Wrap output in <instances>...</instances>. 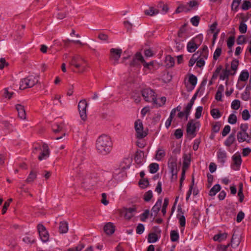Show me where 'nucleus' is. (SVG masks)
I'll return each mask as SVG.
<instances>
[{
	"label": "nucleus",
	"mask_w": 251,
	"mask_h": 251,
	"mask_svg": "<svg viewBox=\"0 0 251 251\" xmlns=\"http://www.w3.org/2000/svg\"><path fill=\"white\" fill-rule=\"evenodd\" d=\"M96 147L99 153L102 155L108 154L112 148V142L110 137L104 134L100 135L97 140Z\"/></svg>",
	"instance_id": "1"
},
{
	"label": "nucleus",
	"mask_w": 251,
	"mask_h": 251,
	"mask_svg": "<svg viewBox=\"0 0 251 251\" xmlns=\"http://www.w3.org/2000/svg\"><path fill=\"white\" fill-rule=\"evenodd\" d=\"M39 76L29 75L22 79L20 84V89L24 90L27 88H31L38 82Z\"/></svg>",
	"instance_id": "2"
},
{
	"label": "nucleus",
	"mask_w": 251,
	"mask_h": 251,
	"mask_svg": "<svg viewBox=\"0 0 251 251\" xmlns=\"http://www.w3.org/2000/svg\"><path fill=\"white\" fill-rule=\"evenodd\" d=\"M70 64L78 69V72L81 73L85 71L87 66L86 61L79 55L73 56Z\"/></svg>",
	"instance_id": "3"
},
{
	"label": "nucleus",
	"mask_w": 251,
	"mask_h": 251,
	"mask_svg": "<svg viewBox=\"0 0 251 251\" xmlns=\"http://www.w3.org/2000/svg\"><path fill=\"white\" fill-rule=\"evenodd\" d=\"M142 96L146 101L153 102V104H157V99L155 92L150 88H146L141 91Z\"/></svg>",
	"instance_id": "4"
},
{
	"label": "nucleus",
	"mask_w": 251,
	"mask_h": 251,
	"mask_svg": "<svg viewBox=\"0 0 251 251\" xmlns=\"http://www.w3.org/2000/svg\"><path fill=\"white\" fill-rule=\"evenodd\" d=\"M168 166L173 176H175V179H177V159L176 157L171 156L168 160Z\"/></svg>",
	"instance_id": "5"
},
{
	"label": "nucleus",
	"mask_w": 251,
	"mask_h": 251,
	"mask_svg": "<svg viewBox=\"0 0 251 251\" xmlns=\"http://www.w3.org/2000/svg\"><path fill=\"white\" fill-rule=\"evenodd\" d=\"M134 125L137 138L143 139L147 135V133L143 130V126L141 121L138 120L135 122Z\"/></svg>",
	"instance_id": "6"
},
{
	"label": "nucleus",
	"mask_w": 251,
	"mask_h": 251,
	"mask_svg": "<svg viewBox=\"0 0 251 251\" xmlns=\"http://www.w3.org/2000/svg\"><path fill=\"white\" fill-rule=\"evenodd\" d=\"M232 163L231 168L235 171L239 170L242 160L241 155L239 152H236L232 156Z\"/></svg>",
	"instance_id": "7"
},
{
	"label": "nucleus",
	"mask_w": 251,
	"mask_h": 251,
	"mask_svg": "<svg viewBox=\"0 0 251 251\" xmlns=\"http://www.w3.org/2000/svg\"><path fill=\"white\" fill-rule=\"evenodd\" d=\"M87 105L88 104L85 100H80L78 104L80 116L83 121H85L87 118L86 109Z\"/></svg>",
	"instance_id": "8"
},
{
	"label": "nucleus",
	"mask_w": 251,
	"mask_h": 251,
	"mask_svg": "<svg viewBox=\"0 0 251 251\" xmlns=\"http://www.w3.org/2000/svg\"><path fill=\"white\" fill-rule=\"evenodd\" d=\"M37 229L41 240L44 243L48 241L49 234L46 227L42 224H38L37 226Z\"/></svg>",
	"instance_id": "9"
},
{
	"label": "nucleus",
	"mask_w": 251,
	"mask_h": 251,
	"mask_svg": "<svg viewBox=\"0 0 251 251\" xmlns=\"http://www.w3.org/2000/svg\"><path fill=\"white\" fill-rule=\"evenodd\" d=\"M199 122H197L194 123L193 120H190L187 125L186 131L189 134L193 135L194 137L196 136L195 132L197 128L200 126Z\"/></svg>",
	"instance_id": "10"
},
{
	"label": "nucleus",
	"mask_w": 251,
	"mask_h": 251,
	"mask_svg": "<svg viewBox=\"0 0 251 251\" xmlns=\"http://www.w3.org/2000/svg\"><path fill=\"white\" fill-rule=\"evenodd\" d=\"M122 50L112 48L110 50V59L117 62L121 57Z\"/></svg>",
	"instance_id": "11"
},
{
	"label": "nucleus",
	"mask_w": 251,
	"mask_h": 251,
	"mask_svg": "<svg viewBox=\"0 0 251 251\" xmlns=\"http://www.w3.org/2000/svg\"><path fill=\"white\" fill-rule=\"evenodd\" d=\"M40 153V154L38 157V158L40 161L45 159L49 156L50 151L47 144H44L43 145L42 150Z\"/></svg>",
	"instance_id": "12"
},
{
	"label": "nucleus",
	"mask_w": 251,
	"mask_h": 251,
	"mask_svg": "<svg viewBox=\"0 0 251 251\" xmlns=\"http://www.w3.org/2000/svg\"><path fill=\"white\" fill-rule=\"evenodd\" d=\"M227 156V153L225 151L220 149L217 151V159L218 162L220 163L222 165H224L226 161Z\"/></svg>",
	"instance_id": "13"
},
{
	"label": "nucleus",
	"mask_w": 251,
	"mask_h": 251,
	"mask_svg": "<svg viewBox=\"0 0 251 251\" xmlns=\"http://www.w3.org/2000/svg\"><path fill=\"white\" fill-rule=\"evenodd\" d=\"M162 198H159L157 200L156 202L155 205L152 207L151 209V216L153 215V213L154 214V216H155L158 214V212L160 210V208L162 205Z\"/></svg>",
	"instance_id": "14"
},
{
	"label": "nucleus",
	"mask_w": 251,
	"mask_h": 251,
	"mask_svg": "<svg viewBox=\"0 0 251 251\" xmlns=\"http://www.w3.org/2000/svg\"><path fill=\"white\" fill-rule=\"evenodd\" d=\"M136 207L133 206L132 207L126 208L125 210L124 216L126 219L129 220L134 215V213L136 211Z\"/></svg>",
	"instance_id": "15"
},
{
	"label": "nucleus",
	"mask_w": 251,
	"mask_h": 251,
	"mask_svg": "<svg viewBox=\"0 0 251 251\" xmlns=\"http://www.w3.org/2000/svg\"><path fill=\"white\" fill-rule=\"evenodd\" d=\"M16 109L18 112V117L22 120L26 118V113L24 106L20 104L16 105Z\"/></svg>",
	"instance_id": "16"
},
{
	"label": "nucleus",
	"mask_w": 251,
	"mask_h": 251,
	"mask_svg": "<svg viewBox=\"0 0 251 251\" xmlns=\"http://www.w3.org/2000/svg\"><path fill=\"white\" fill-rule=\"evenodd\" d=\"M138 61H140L141 63H142V62H144V57L142 54L139 52L136 53L134 57L130 63V66H135L137 65L138 64Z\"/></svg>",
	"instance_id": "17"
},
{
	"label": "nucleus",
	"mask_w": 251,
	"mask_h": 251,
	"mask_svg": "<svg viewBox=\"0 0 251 251\" xmlns=\"http://www.w3.org/2000/svg\"><path fill=\"white\" fill-rule=\"evenodd\" d=\"M250 136L247 132L239 131L237 133V138L239 142H243L247 141L248 143L250 142V140H247V138H249Z\"/></svg>",
	"instance_id": "18"
},
{
	"label": "nucleus",
	"mask_w": 251,
	"mask_h": 251,
	"mask_svg": "<svg viewBox=\"0 0 251 251\" xmlns=\"http://www.w3.org/2000/svg\"><path fill=\"white\" fill-rule=\"evenodd\" d=\"M199 45L195 42L194 40H191L187 44V49L189 52H194L199 48Z\"/></svg>",
	"instance_id": "19"
},
{
	"label": "nucleus",
	"mask_w": 251,
	"mask_h": 251,
	"mask_svg": "<svg viewBox=\"0 0 251 251\" xmlns=\"http://www.w3.org/2000/svg\"><path fill=\"white\" fill-rule=\"evenodd\" d=\"M103 230L106 234L111 235L115 231V226L112 223H108L104 226Z\"/></svg>",
	"instance_id": "20"
},
{
	"label": "nucleus",
	"mask_w": 251,
	"mask_h": 251,
	"mask_svg": "<svg viewBox=\"0 0 251 251\" xmlns=\"http://www.w3.org/2000/svg\"><path fill=\"white\" fill-rule=\"evenodd\" d=\"M159 13V10L152 6L150 7L148 9H146L144 11V14L146 15L150 16H153L158 14Z\"/></svg>",
	"instance_id": "21"
},
{
	"label": "nucleus",
	"mask_w": 251,
	"mask_h": 251,
	"mask_svg": "<svg viewBox=\"0 0 251 251\" xmlns=\"http://www.w3.org/2000/svg\"><path fill=\"white\" fill-rule=\"evenodd\" d=\"M235 133H231L224 142L226 146L229 147L235 141Z\"/></svg>",
	"instance_id": "22"
},
{
	"label": "nucleus",
	"mask_w": 251,
	"mask_h": 251,
	"mask_svg": "<svg viewBox=\"0 0 251 251\" xmlns=\"http://www.w3.org/2000/svg\"><path fill=\"white\" fill-rule=\"evenodd\" d=\"M59 231L61 233H65L68 231V225L66 222H61L59 226Z\"/></svg>",
	"instance_id": "23"
},
{
	"label": "nucleus",
	"mask_w": 251,
	"mask_h": 251,
	"mask_svg": "<svg viewBox=\"0 0 251 251\" xmlns=\"http://www.w3.org/2000/svg\"><path fill=\"white\" fill-rule=\"evenodd\" d=\"M221 186L219 184L214 185L209 192V195L210 196H214L217 193L221 190Z\"/></svg>",
	"instance_id": "24"
},
{
	"label": "nucleus",
	"mask_w": 251,
	"mask_h": 251,
	"mask_svg": "<svg viewBox=\"0 0 251 251\" xmlns=\"http://www.w3.org/2000/svg\"><path fill=\"white\" fill-rule=\"evenodd\" d=\"M165 63L167 67H172L175 64V59L170 55H168L165 58Z\"/></svg>",
	"instance_id": "25"
},
{
	"label": "nucleus",
	"mask_w": 251,
	"mask_h": 251,
	"mask_svg": "<svg viewBox=\"0 0 251 251\" xmlns=\"http://www.w3.org/2000/svg\"><path fill=\"white\" fill-rule=\"evenodd\" d=\"M240 242V241L239 238L233 234L232 237L231 242L229 244L232 248H235L239 246Z\"/></svg>",
	"instance_id": "26"
},
{
	"label": "nucleus",
	"mask_w": 251,
	"mask_h": 251,
	"mask_svg": "<svg viewBox=\"0 0 251 251\" xmlns=\"http://www.w3.org/2000/svg\"><path fill=\"white\" fill-rule=\"evenodd\" d=\"M36 177H37L36 173L35 171H34L33 170H32L30 172L25 181L27 183H30L32 182H33L36 178Z\"/></svg>",
	"instance_id": "27"
},
{
	"label": "nucleus",
	"mask_w": 251,
	"mask_h": 251,
	"mask_svg": "<svg viewBox=\"0 0 251 251\" xmlns=\"http://www.w3.org/2000/svg\"><path fill=\"white\" fill-rule=\"evenodd\" d=\"M143 153L142 151L140 152H137L134 156V160L138 164H142L143 160Z\"/></svg>",
	"instance_id": "28"
},
{
	"label": "nucleus",
	"mask_w": 251,
	"mask_h": 251,
	"mask_svg": "<svg viewBox=\"0 0 251 251\" xmlns=\"http://www.w3.org/2000/svg\"><path fill=\"white\" fill-rule=\"evenodd\" d=\"M226 233H219L214 235L213 237V240L216 241L221 242L222 241L226 239Z\"/></svg>",
	"instance_id": "29"
},
{
	"label": "nucleus",
	"mask_w": 251,
	"mask_h": 251,
	"mask_svg": "<svg viewBox=\"0 0 251 251\" xmlns=\"http://www.w3.org/2000/svg\"><path fill=\"white\" fill-rule=\"evenodd\" d=\"M249 76V72L246 70H243L241 72L239 75V80H241L242 81H246L247 80H248Z\"/></svg>",
	"instance_id": "30"
},
{
	"label": "nucleus",
	"mask_w": 251,
	"mask_h": 251,
	"mask_svg": "<svg viewBox=\"0 0 251 251\" xmlns=\"http://www.w3.org/2000/svg\"><path fill=\"white\" fill-rule=\"evenodd\" d=\"M165 151L162 149H158L156 153L155 159L158 161H160L165 156Z\"/></svg>",
	"instance_id": "31"
},
{
	"label": "nucleus",
	"mask_w": 251,
	"mask_h": 251,
	"mask_svg": "<svg viewBox=\"0 0 251 251\" xmlns=\"http://www.w3.org/2000/svg\"><path fill=\"white\" fill-rule=\"evenodd\" d=\"M210 114L214 119H218L222 116L219 110L217 108L211 109L210 111Z\"/></svg>",
	"instance_id": "32"
},
{
	"label": "nucleus",
	"mask_w": 251,
	"mask_h": 251,
	"mask_svg": "<svg viewBox=\"0 0 251 251\" xmlns=\"http://www.w3.org/2000/svg\"><path fill=\"white\" fill-rule=\"evenodd\" d=\"M230 75V71L227 69L223 70L222 73L220 74L219 77L221 80H225V79H228V76Z\"/></svg>",
	"instance_id": "33"
},
{
	"label": "nucleus",
	"mask_w": 251,
	"mask_h": 251,
	"mask_svg": "<svg viewBox=\"0 0 251 251\" xmlns=\"http://www.w3.org/2000/svg\"><path fill=\"white\" fill-rule=\"evenodd\" d=\"M190 11V9L188 7L187 5L180 4L176 10V13H179L182 11L187 12Z\"/></svg>",
	"instance_id": "34"
},
{
	"label": "nucleus",
	"mask_w": 251,
	"mask_h": 251,
	"mask_svg": "<svg viewBox=\"0 0 251 251\" xmlns=\"http://www.w3.org/2000/svg\"><path fill=\"white\" fill-rule=\"evenodd\" d=\"M171 240L172 242H176L179 239V234L176 230H172L170 233Z\"/></svg>",
	"instance_id": "35"
},
{
	"label": "nucleus",
	"mask_w": 251,
	"mask_h": 251,
	"mask_svg": "<svg viewBox=\"0 0 251 251\" xmlns=\"http://www.w3.org/2000/svg\"><path fill=\"white\" fill-rule=\"evenodd\" d=\"M189 82L191 83V84L193 86V87L189 90L192 91L194 87L196 86L197 83V78L194 75H191L189 77Z\"/></svg>",
	"instance_id": "36"
},
{
	"label": "nucleus",
	"mask_w": 251,
	"mask_h": 251,
	"mask_svg": "<svg viewBox=\"0 0 251 251\" xmlns=\"http://www.w3.org/2000/svg\"><path fill=\"white\" fill-rule=\"evenodd\" d=\"M150 172L151 174H154L157 172L159 169V165L156 163H151L149 166Z\"/></svg>",
	"instance_id": "37"
},
{
	"label": "nucleus",
	"mask_w": 251,
	"mask_h": 251,
	"mask_svg": "<svg viewBox=\"0 0 251 251\" xmlns=\"http://www.w3.org/2000/svg\"><path fill=\"white\" fill-rule=\"evenodd\" d=\"M158 240L157 235L155 233H151L148 235V241L149 243H154Z\"/></svg>",
	"instance_id": "38"
},
{
	"label": "nucleus",
	"mask_w": 251,
	"mask_h": 251,
	"mask_svg": "<svg viewBox=\"0 0 251 251\" xmlns=\"http://www.w3.org/2000/svg\"><path fill=\"white\" fill-rule=\"evenodd\" d=\"M195 53H197L198 55L196 56L198 57L199 58H201L203 59H206L208 57V52L205 51H201V50H199Z\"/></svg>",
	"instance_id": "39"
},
{
	"label": "nucleus",
	"mask_w": 251,
	"mask_h": 251,
	"mask_svg": "<svg viewBox=\"0 0 251 251\" xmlns=\"http://www.w3.org/2000/svg\"><path fill=\"white\" fill-rule=\"evenodd\" d=\"M89 172H82L80 173L79 175V176L82 177V179L84 180L83 183H89V182L90 181V176L89 175H87V174H89Z\"/></svg>",
	"instance_id": "40"
},
{
	"label": "nucleus",
	"mask_w": 251,
	"mask_h": 251,
	"mask_svg": "<svg viewBox=\"0 0 251 251\" xmlns=\"http://www.w3.org/2000/svg\"><path fill=\"white\" fill-rule=\"evenodd\" d=\"M193 105L191 104L190 103H188L187 106L185 107L184 109V112L185 113V120L187 121L189 116L190 113L191 109L192 108Z\"/></svg>",
	"instance_id": "41"
},
{
	"label": "nucleus",
	"mask_w": 251,
	"mask_h": 251,
	"mask_svg": "<svg viewBox=\"0 0 251 251\" xmlns=\"http://www.w3.org/2000/svg\"><path fill=\"white\" fill-rule=\"evenodd\" d=\"M152 197L153 195L151 190H149L145 193L143 199L145 201L148 202L151 201Z\"/></svg>",
	"instance_id": "42"
},
{
	"label": "nucleus",
	"mask_w": 251,
	"mask_h": 251,
	"mask_svg": "<svg viewBox=\"0 0 251 251\" xmlns=\"http://www.w3.org/2000/svg\"><path fill=\"white\" fill-rule=\"evenodd\" d=\"M184 160L183 162L182 169L188 168L190 163V158L187 156L186 154H184L183 156Z\"/></svg>",
	"instance_id": "43"
},
{
	"label": "nucleus",
	"mask_w": 251,
	"mask_h": 251,
	"mask_svg": "<svg viewBox=\"0 0 251 251\" xmlns=\"http://www.w3.org/2000/svg\"><path fill=\"white\" fill-rule=\"evenodd\" d=\"M241 0H233L231 4V10L237 11Z\"/></svg>",
	"instance_id": "44"
},
{
	"label": "nucleus",
	"mask_w": 251,
	"mask_h": 251,
	"mask_svg": "<svg viewBox=\"0 0 251 251\" xmlns=\"http://www.w3.org/2000/svg\"><path fill=\"white\" fill-rule=\"evenodd\" d=\"M199 3L198 1L196 0H191L189 2L187 3L188 7L190 9V10L192 9H194L195 7L198 6Z\"/></svg>",
	"instance_id": "45"
},
{
	"label": "nucleus",
	"mask_w": 251,
	"mask_h": 251,
	"mask_svg": "<svg viewBox=\"0 0 251 251\" xmlns=\"http://www.w3.org/2000/svg\"><path fill=\"white\" fill-rule=\"evenodd\" d=\"M150 215V210L146 209L145 210L144 213L140 216V220L142 222H145L146 220L148 218Z\"/></svg>",
	"instance_id": "46"
},
{
	"label": "nucleus",
	"mask_w": 251,
	"mask_h": 251,
	"mask_svg": "<svg viewBox=\"0 0 251 251\" xmlns=\"http://www.w3.org/2000/svg\"><path fill=\"white\" fill-rule=\"evenodd\" d=\"M139 185L142 188H146L149 185V182L147 178H143L139 181Z\"/></svg>",
	"instance_id": "47"
},
{
	"label": "nucleus",
	"mask_w": 251,
	"mask_h": 251,
	"mask_svg": "<svg viewBox=\"0 0 251 251\" xmlns=\"http://www.w3.org/2000/svg\"><path fill=\"white\" fill-rule=\"evenodd\" d=\"M239 64V61L237 59H234L231 62V68L232 70L234 71V72L233 74H231V75H234L235 73V72L236 71L238 66Z\"/></svg>",
	"instance_id": "48"
},
{
	"label": "nucleus",
	"mask_w": 251,
	"mask_h": 251,
	"mask_svg": "<svg viewBox=\"0 0 251 251\" xmlns=\"http://www.w3.org/2000/svg\"><path fill=\"white\" fill-rule=\"evenodd\" d=\"M200 21V17L198 16H195L190 20L191 23L195 26H197L199 25Z\"/></svg>",
	"instance_id": "49"
},
{
	"label": "nucleus",
	"mask_w": 251,
	"mask_h": 251,
	"mask_svg": "<svg viewBox=\"0 0 251 251\" xmlns=\"http://www.w3.org/2000/svg\"><path fill=\"white\" fill-rule=\"evenodd\" d=\"M221 126V125L219 122H217L214 124H213L212 127V131L215 133L218 132L220 129Z\"/></svg>",
	"instance_id": "50"
},
{
	"label": "nucleus",
	"mask_w": 251,
	"mask_h": 251,
	"mask_svg": "<svg viewBox=\"0 0 251 251\" xmlns=\"http://www.w3.org/2000/svg\"><path fill=\"white\" fill-rule=\"evenodd\" d=\"M222 52V49L221 48H217L215 51L214 52L213 54V59L214 60H217L219 56L221 55Z\"/></svg>",
	"instance_id": "51"
},
{
	"label": "nucleus",
	"mask_w": 251,
	"mask_h": 251,
	"mask_svg": "<svg viewBox=\"0 0 251 251\" xmlns=\"http://www.w3.org/2000/svg\"><path fill=\"white\" fill-rule=\"evenodd\" d=\"M222 69V66L221 65L219 66L216 69L215 71L214 72L213 75L212 76V79H215L217 78L220 72Z\"/></svg>",
	"instance_id": "52"
},
{
	"label": "nucleus",
	"mask_w": 251,
	"mask_h": 251,
	"mask_svg": "<svg viewBox=\"0 0 251 251\" xmlns=\"http://www.w3.org/2000/svg\"><path fill=\"white\" fill-rule=\"evenodd\" d=\"M231 108L233 109L237 110L240 106V101L238 100H234L231 103Z\"/></svg>",
	"instance_id": "53"
},
{
	"label": "nucleus",
	"mask_w": 251,
	"mask_h": 251,
	"mask_svg": "<svg viewBox=\"0 0 251 251\" xmlns=\"http://www.w3.org/2000/svg\"><path fill=\"white\" fill-rule=\"evenodd\" d=\"M157 7L158 8H161L162 10V11L164 14L166 13L169 10L168 5L167 4H165L162 2H160L158 4Z\"/></svg>",
	"instance_id": "54"
},
{
	"label": "nucleus",
	"mask_w": 251,
	"mask_h": 251,
	"mask_svg": "<svg viewBox=\"0 0 251 251\" xmlns=\"http://www.w3.org/2000/svg\"><path fill=\"white\" fill-rule=\"evenodd\" d=\"M251 7V3L249 0H244L242 5V9L243 10H247Z\"/></svg>",
	"instance_id": "55"
},
{
	"label": "nucleus",
	"mask_w": 251,
	"mask_h": 251,
	"mask_svg": "<svg viewBox=\"0 0 251 251\" xmlns=\"http://www.w3.org/2000/svg\"><path fill=\"white\" fill-rule=\"evenodd\" d=\"M242 117L243 120L245 121H247L250 118L251 115L249 113L248 110L245 109L243 110L242 113Z\"/></svg>",
	"instance_id": "56"
},
{
	"label": "nucleus",
	"mask_w": 251,
	"mask_h": 251,
	"mask_svg": "<svg viewBox=\"0 0 251 251\" xmlns=\"http://www.w3.org/2000/svg\"><path fill=\"white\" fill-rule=\"evenodd\" d=\"M42 147L40 144H35L33 145V151H32V153L33 154H36L38 152H40L42 150Z\"/></svg>",
	"instance_id": "57"
},
{
	"label": "nucleus",
	"mask_w": 251,
	"mask_h": 251,
	"mask_svg": "<svg viewBox=\"0 0 251 251\" xmlns=\"http://www.w3.org/2000/svg\"><path fill=\"white\" fill-rule=\"evenodd\" d=\"M228 122L230 124H235L237 122L236 116L234 114H230L228 117Z\"/></svg>",
	"instance_id": "58"
},
{
	"label": "nucleus",
	"mask_w": 251,
	"mask_h": 251,
	"mask_svg": "<svg viewBox=\"0 0 251 251\" xmlns=\"http://www.w3.org/2000/svg\"><path fill=\"white\" fill-rule=\"evenodd\" d=\"M145 230V227L143 224H139L136 227V232L138 234H142Z\"/></svg>",
	"instance_id": "59"
},
{
	"label": "nucleus",
	"mask_w": 251,
	"mask_h": 251,
	"mask_svg": "<svg viewBox=\"0 0 251 251\" xmlns=\"http://www.w3.org/2000/svg\"><path fill=\"white\" fill-rule=\"evenodd\" d=\"M235 42V37L234 36H230L227 41V46L228 49H231Z\"/></svg>",
	"instance_id": "60"
},
{
	"label": "nucleus",
	"mask_w": 251,
	"mask_h": 251,
	"mask_svg": "<svg viewBox=\"0 0 251 251\" xmlns=\"http://www.w3.org/2000/svg\"><path fill=\"white\" fill-rule=\"evenodd\" d=\"M197 55V53H194L193 55L192 58L190 59L189 61V66L192 67L194 65L196 61L198 59V57L196 56V55Z\"/></svg>",
	"instance_id": "61"
},
{
	"label": "nucleus",
	"mask_w": 251,
	"mask_h": 251,
	"mask_svg": "<svg viewBox=\"0 0 251 251\" xmlns=\"http://www.w3.org/2000/svg\"><path fill=\"white\" fill-rule=\"evenodd\" d=\"M239 29L241 33H245L247 30V25L243 22H241L240 24Z\"/></svg>",
	"instance_id": "62"
},
{
	"label": "nucleus",
	"mask_w": 251,
	"mask_h": 251,
	"mask_svg": "<svg viewBox=\"0 0 251 251\" xmlns=\"http://www.w3.org/2000/svg\"><path fill=\"white\" fill-rule=\"evenodd\" d=\"M174 135L177 139L181 138L183 136V131L181 129L178 128L175 130Z\"/></svg>",
	"instance_id": "63"
},
{
	"label": "nucleus",
	"mask_w": 251,
	"mask_h": 251,
	"mask_svg": "<svg viewBox=\"0 0 251 251\" xmlns=\"http://www.w3.org/2000/svg\"><path fill=\"white\" fill-rule=\"evenodd\" d=\"M250 97V92L247 91L246 89L244 93L242 94V99L245 101H247L249 100Z\"/></svg>",
	"instance_id": "64"
}]
</instances>
